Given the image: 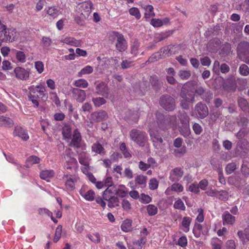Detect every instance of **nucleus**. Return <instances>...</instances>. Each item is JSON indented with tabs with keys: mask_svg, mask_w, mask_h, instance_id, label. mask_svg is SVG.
I'll return each mask as SVG.
<instances>
[{
	"mask_svg": "<svg viewBox=\"0 0 249 249\" xmlns=\"http://www.w3.org/2000/svg\"><path fill=\"white\" fill-rule=\"evenodd\" d=\"M157 122L159 127L163 130L170 128L175 129L178 124V119L176 115H164L160 112L156 114Z\"/></svg>",
	"mask_w": 249,
	"mask_h": 249,
	"instance_id": "obj_1",
	"label": "nucleus"
},
{
	"mask_svg": "<svg viewBox=\"0 0 249 249\" xmlns=\"http://www.w3.org/2000/svg\"><path fill=\"white\" fill-rule=\"evenodd\" d=\"M189 87L187 83L184 85L180 92L181 99L179 100V105L182 109L185 110H188L191 104L195 102V93L189 89Z\"/></svg>",
	"mask_w": 249,
	"mask_h": 249,
	"instance_id": "obj_2",
	"label": "nucleus"
},
{
	"mask_svg": "<svg viewBox=\"0 0 249 249\" xmlns=\"http://www.w3.org/2000/svg\"><path fill=\"white\" fill-rule=\"evenodd\" d=\"M131 139L140 146H144L147 141V136L145 132L133 129L130 132Z\"/></svg>",
	"mask_w": 249,
	"mask_h": 249,
	"instance_id": "obj_3",
	"label": "nucleus"
},
{
	"mask_svg": "<svg viewBox=\"0 0 249 249\" xmlns=\"http://www.w3.org/2000/svg\"><path fill=\"white\" fill-rule=\"evenodd\" d=\"M159 104L160 106L167 111H172L176 108L175 99L168 94L162 95L160 99Z\"/></svg>",
	"mask_w": 249,
	"mask_h": 249,
	"instance_id": "obj_4",
	"label": "nucleus"
},
{
	"mask_svg": "<svg viewBox=\"0 0 249 249\" xmlns=\"http://www.w3.org/2000/svg\"><path fill=\"white\" fill-rule=\"evenodd\" d=\"M18 39L15 29L7 28L0 31V41L3 42H13Z\"/></svg>",
	"mask_w": 249,
	"mask_h": 249,
	"instance_id": "obj_5",
	"label": "nucleus"
},
{
	"mask_svg": "<svg viewBox=\"0 0 249 249\" xmlns=\"http://www.w3.org/2000/svg\"><path fill=\"white\" fill-rule=\"evenodd\" d=\"M189 87H191L195 90V93L200 96L201 98L205 101L208 99L212 98L213 94L210 90H207L201 86L197 84L196 82H188Z\"/></svg>",
	"mask_w": 249,
	"mask_h": 249,
	"instance_id": "obj_6",
	"label": "nucleus"
},
{
	"mask_svg": "<svg viewBox=\"0 0 249 249\" xmlns=\"http://www.w3.org/2000/svg\"><path fill=\"white\" fill-rule=\"evenodd\" d=\"M111 36L114 40H116L115 46L116 49L120 52H124L127 48V42L124 36L117 32H113Z\"/></svg>",
	"mask_w": 249,
	"mask_h": 249,
	"instance_id": "obj_7",
	"label": "nucleus"
},
{
	"mask_svg": "<svg viewBox=\"0 0 249 249\" xmlns=\"http://www.w3.org/2000/svg\"><path fill=\"white\" fill-rule=\"evenodd\" d=\"M195 111L197 117L201 119L206 118L209 114L207 106L201 102H199L196 105Z\"/></svg>",
	"mask_w": 249,
	"mask_h": 249,
	"instance_id": "obj_8",
	"label": "nucleus"
},
{
	"mask_svg": "<svg viewBox=\"0 0 249 249\" xmlns=\"http://www.w3.org/2000/svg\"><path fill=\"white\" fill-rule=\"evenodd\" d=\"M149 131L154 146L158 149L161 148L163 141L160 133L158 131L150 128Z\"/></svg>",
	"mask_w": 249,
	"mask_h": 249,
	"instance_id": "obj_9",
	"label": "nucleus"
},
{
	"mask_svg": "<svg viewBox=\"0 0 249 249\" xmlns=\"http://www.w3.org/2000/svg\"><path fill=\"white\" fill-rule=\"evenodd\" d=\"M92 3L90 1H84L81 3L79 8V13L83 15L84 18H88L91 12Z\"/></svg>",
	"mask_w": 249,
	"mask_h": 249,
	"instance_id": "obj_10",
	"label": "nucleus"
},
{
	"mask_svg": "<svg viewBox=\"0 0 249 249\" xmlns=\"http://www.w3.org/2000/svg\"><path fill=\"white\" fill-rule=\"evenodd\" d=\"M184 172L181 168L176 167L170 172L169 179L172 182H178L183 176Z\"/></svg>",
	"mask_w": 249,
	"mask_h": 249,
	"instance_id": "obj_11",
	"label": "nucleus"
},
{
	"mask_svg": "<svg viewBox=\"0 0 249 249\" xmlns=\"http://www.w3.org/2000/svg\"><path fill=\"white\" fill-rule=\"evenodd\" d=\"M96 92L98 95L107 98L109 95V89L105 82H101L96 86Z\"/></svg>",
	"mask_w": 249,
	"mask_h": 249,
	"instance_id": "obj_12",
	"label": "nucleus"
},
{
	"mask_svg": "<svg viewBox=\"0 0 249 249\" xmlns=\"http://www.w3.org/2000/svg\"><path fill=\"white\" fill-rule=\"evenodd\" d=\"M71 93L74 99L78 102L82 103L86 99V94L84 90L78 88H73Z\"/></svg>",
	"mask_w": 249,
	"mask_h": 249,
	"instance_id": "obj_13",
	"label": "nucleus"
},
{
	"mask_svg": "<svg viewBox=\"0 0 249 249\" xmlns=\"http://www.w3.org/2000/svg\"><path fill=\"white\" fill-rule=\"evenodd\" d=\"M90 117L94 121L100 122L106 120L108 118V115L105 111L101 110L92 112L90 114Z\"/></svg>",
	"mask_w": 249,
	"mask_h": 249,
	"instance_id": "obj_14",
	"label": "nucleus"
},
{
	"mask_svg": "<svg viewBox=\"0 0 249 249\" xmlns=\"http://www.w3.org/2000/svg\"><path fill=\"white\" fill-rule=\"evenodd\" d=\"M16 77L22 80H26L29 77V72L21 67H17L14 70Z\"/></svg>",
	"mask_w": 249,
	"mask_h": 249,
	"instance_id": "obj_15",
	"label": "nucleus"
},
{
	"mask_svg": "<svg viewBox=\"0 0 249 249\" xmlns=\"http://www.w3.org/2000/svg\"><path fill=\"white\" fill-rule=\"evenodd\" d=\"M63 178L65 180V186L68 190L72 191L75 189V183L76 179L75 178H72V175H64Z\"/></svg>",
	"mask_w": 249,
	"mask_h": 249,
	"instance_id": "obj_16",
	"label": "nucleus"
},
{
	"mask_svg": "<svg viewBox=\"0 0 249 249\" xmlns=\"http://www.w3.org/2000/svg\"><path fill=\"white\" fill-rule=\"evenodd\" d=\"M238 55H245L249 53V42L247 41L240 42L237 47Z\"/></svg>",
	"mask_w": 249,
	"mask_h": 249,
	"instance_id": "obj_17",
	"label": "nucleus"
},
{
	"mask_svg": "<svg viewBox=\"0 0 249 249\" xmlns=\"http://www.w3.org/2000/svg\"><path fill=\"white\" fill-rule=\"evenodd\" d=\"M81 136L78 129H75L73 131V137L70 143V146L79 148L80 147Z\"/></svg>",
	"mask_w": 249,
	"mask_h": 249,
	"instance_id": "obj_18",
	"label": "nucleus"
},
{
	"mask_svg": "<svg viewBox=\"0 0 249 249\" xmlns=\"http://www.w3.org/2000/svg\"><path fill=\"white\" fill-rule=\"evenodd\" d=\"M14 135L21 138L24 141L29 139V136L27 132L21 127L16 126L14 131Z\"/></svg>",
	"mask_w": 249,
	"mask_h": 249,
	"instance_id": "obj_19",
	"label": "nucleus"
},
{
	"mask_svg": "<svg viewBox=\"0 0 249 249\" xmlns=\"http://www.w3.org/2000/svg\"><path fill=\"white\" fill-rule=\"evenodd\" d=\"M179 132L184 138H188L191 134L190 124H181L178 127Z\"/></svg>",
	"mask_w": 249,
	"mask_h": 249,
	"instance_id": "obj_20",
	"label": "nucleus"
},
{
	"mask_svg": "<svg viewBox=\"0 0 249 249\" xmlns=\"http://www.w3.org/2000/svg\"><path fill=\"white\" fill-rule=\"evenodd\" d=\"M223 225H232L235 220V217L231 215L228 212H225L222 215Z\"/></svg>",
	"mask_w": 249,
	"mask_h": 249,
	"instance_id": "obj_21",
	"label": "nucleus"
},
{
	"mask_svg": "<svg viewBox=\"0 0 249 249\" xmlns=\"http://www.w3.org/2000/svg\"><path fill=\"white\" fill-rule=\"evenodd\" d=\"M13 124L14 122L11 118L0 116V126L11 127L13 126Z\"/></svg>",
	"mask_w": 249,
	"mask_h": 249,
	"instance_id": "obj_22",
	"label": "nucleus"
},
{
	"mask_svg": "<svg viewBox=\"0 0 249 249\" xmlns=\"http://www.w3.org/2000/svg\"><path fill=\"white\" fill-rule=\"evenodd\" d=\"M178 118L181 124H189L190 117L184 111L178 112Z\"/></svg>",
	"mask_w": 249,
	"mask_h": 249,
	"instance_id": "obj_23",
	"label": "nucleus"
},
{
	"mask_svg": "<svg viewBox=\"0 0 249 249\" xmlns=\"http://www.w3.org/2000/svg\"><path fill=\"white\" fill-rule=\"evenodd\" d=\"M149 82L154 89L158 90L161 87L159 77L156 75L151 76L149 79Z\"/></svg>",
	"mask_w": 249,
	"mask_h": 249,
	"instance_id": "obj_24",
	"label": "nucleus"
},
{
	"mask_svg": "<svg viewBox=\"0 0 249 249\" xmlns=\"http://www.w3.org/2000/svg\"><path fill=\"white\" fill-rule=\"evenodd\" d=\"M92 151L100 155H104L106 153L105 148L99 142L93 143L91 147Z\"/></svg>",
	"mask_w": 249,
	"mask_h": 249,
	"instance_id": "obj_25",
	"label": "nucleus"
},
{
	"mask_svg": "<svg viewBox=\"0 0 249 249\" xmlns=\"http://www.w3.org/2000/svg\"><path fill=\"white\" fill-rule=\"evenodd\" d=\"M116 187L113 186L111 187H107L103 192V198L104 200L108 199L110 196L115 194Z\"/></svg>",
	"mask_w": 249,
	"mask_h": 249,
	"instance_id": "obj_26",
	"label": "nucleus"
},
{
	"mask_svg": "<svg viewBox=\"0 0 249 249\" xmlns=\"http://www.w3.org/2000/svg\"><path fill=\"white\" fill-rule=\"evenodd\" d=\"M105 200L108 201L107 205L109 208H112L119 206V199L114 195L111 196L109 197L108 199H106Z\"/></svg>",
	"mask_w": 249,
	"mask_h": 249,
	"instance_id": "obj_27",
	"label": "nucleus"
},
{
	"mask_svg": "<svg viewBox=\"0 0 249 249\" xmlns=\"http://www.w3.org/2000/svg\"><path fill=\"white\" fill-rule=\"evenodd\" d=\"M236 123L239 126L245 129L248 126L249 120L245 117L239 116L236 118Z\"/></svg>",
	"mask_w": 249,
	"mask_h": 249,
	"instance_id": "obj_28",
	"label": "nucleus"
},
{
	"mask_svg": "<svg viewBox=\"0 0 249 249\" xmlns=\"http://www.w3.org/2000/svg\"><path fill=\"white\" fill-rule=\"evenodd\" d=\"M170 190H172L178 193H180L183 191V187L181 184L178 183H175L171 186L170 188H168L166 190L165 193L167 194H168V192Z\"/></svg>",
	"mask_w": 249,
	"mask_h": 249,
	"instance_id": "obj_29",
	"label": "nucleus"
},
{
	"mask_svg": "<svg viewBox=\"0 0 249 249\" xmlns=\"http://www.w3.org/2000/svg\"><path fill=\"white\" fill-rule=\"evenodd\" d=\"M162 58H163V56H162L160 52L159 51L152 54L151 56L149 57L148 59L146 61L145 63L154 62Z\"/></svg>",
	"mask_w": 249,
	"mask_h": 249,
	"instance_id": "obj_30",
	"label": "nucleus"
},
{
	"mask_svg": "<svg viewBox=\"0 0 249 249\" xmlns=\"http://www.w3.org/2000/svg\"><path fill=\"white\" fill-rule=\"evenodd\" d=\"M132 221L130 219H126L123 221L121 225V229L125 232L130 231L131 228Z\"/></svg>",
	"mask_w": 249,
	"mask_h": 249,
	"instance_id": "obj_31",
	"label": "nucleus"
},
{
	"mask_svg": "<svg viewBox=\"0 0 249 249\" xmlns=\"http://www.w3.org/2000/svg\"><path fill=\"white\" fill-rule=\"evenodd\" d=\"M171 48V47L170 46H167L160 49V52L162 56H163V58L171 55L172 52Z\"/></svg>",
	"mask_w": 249,
	"mask_h": 249,
	"instance_id": "obj_32",
	"label": "nucleus"
},
{
	"mask_svg": "<svg viewBox=\"0 0 249 249\" xmlns=\"http://www.w3.org/2000/svg\"><path fill=\"white\" fill-rule=\"evenodd\" d=\"M178 75L182 80H187L190 77L191 73L190 71L179 70Z\"/></svg>",
	"mask_w": 249,
	"mask_h": 249,
	"instance_id": "obj_33",
	"label": "nucleus"
},
{
	"mask_svg": "<svg viewBox=\"0 0 249 249\" xmlns=\"http://www.w3.org/2000/svg\"><path fill=\"white\" fill-rule=\"evenodd\" d=\"M73 85L76 87L85 89L88 86V83L85 79H80L76 80Z\"/></svg>",
	"mask_w": 249,
	"mask_h": 249,
	"instance_id": "obj_34",
	"label": "nucleus"
},
{
	"mask_svg": "<svg viewBox=\"0 0 249 249\" xmlns=\"http://www.w3.org/2000/svg\"><path fill=\"white\" fill-rule=\"evenodd\" d=\"M54 172L53 170H43L40 174V178L43 179H47L53 176Z\"/></svg>",
	"mask_w": 249,
	"mask_h": 249,
	"instance_id": "obj_35",
	"label": "nucleus"
},
{
	"mask_svg": "<svg viewBox=\"0 0 249 249\" xmlns=\"http://www.w3.org/2000/svg\"><path fill=\"white\" fill-rule=\"evenodd\" d=\"M238 104L242 110L246 111L247 110L248 105L247 100L242 97H240L238 99Z\"/></svg>",
	"mask_w": 249,
	"mask_h": 249,
	"instance_id": "obj_36",
	"label": "nucleus"
},
{
	"mask_svg": "<svg viewBox=\"0 0 249 249\" xmlns=\"http://www.w3.org/2000/svg\"><path fill=\"white\" fill-rule=\"evenodd\" d=\"M147 213L150 216H154L158 213V208L154 205L149 204L147 206Z\"/></svg>",
	"mask_w": 249,
	"mask_h": 249,
	"instance_id": "obj_37",
	"label": "nucleus"
},
{
	"mask_svg": "<svg viewBox=\"0 0 249 249\" xmlns=\"http://www.w3.org/2000/svg\"><path fill=\"white\" fill-rule=\"evenodd\" d=\"M39 162L40 159L39 158L35 156H31L29 157L26 160V163L27 164V167H28L29 165L38 163Z\"/></svg>",
	"mask_w": 249,
	"mask_h": 249,
	"instance_id": "obj_38",
	"label": "nucleus"
},
{
	"mask_svg": "<svg viewBox=\"0 0 249 249\" xmlns=\"http://www.w3.org/2000/svg\"><path fill=\"white\" fill-rule=\"evenodd\" d=\"M92 100L95 106L97 107H100L106 103V100L103 97L93 98Z\"/></svg>",
	"mask_w": 249,
	"mask_h": 249,
	"instance_id": "obj_39",
	"label": "nucleus"
},
{
	"mask_svg": "<svg viewBox=\"0 0 249 249\" xmlns=\"http://www.w3.org/2000/svg\"><path fill=\"white\" fill-rule=\"evenodd\" d=\"M31 93H35L36 91L39 92L41 95H43L44 92L46 91L45 88L44 86L41 85L37 86L35 88H31L29 89Z\"/></svg>",
	"mask_w": 249,
	"mask_h": 249,
	"instance_id": "obj_40",
	"label": "nucleus"
},
{
	"mask_svg": "<svg viewBox=\"0 0 249 249\" xmlns=\"http://www.w3.org/2000/svg\"><path fill=\"white\" fill-rule=\"evenodd\" d=\"M62 231V226L60 225H58L55 230V235L53 238L54 242L56 243L59 240L61 236Z\"/></svg>",
	"mask_w": 249,
	"mask_h": 249,
	"instance_id": "obj_41",
	"label": "nucleus"
},
{
	"mask_svg": "<svg viewBox=\"0 0 249 249\" xmlns=\"http://www.w3.org/2000/svg\"><path fill=\"white\" fill-rule=\"evenodd\" d=\"M93 69L92 67L87 66L82 69L80 71L78 72V76L81 77L82 75L90 74L93 72Z\"/></svg>",
	"mask_w": 249,
	"mask_h": 249,
	"instance_id": "obj_42",
	"label": "nucleus"
},
{
	"mask_svg": "<svg viewBox=\"0 0 249 249\" xmlns=\"http://www.w3.org/2000/svg\"><path fill=\"white\" fill-rule=\"evenodd\" d=\"M240 73L244 76H247L249 74V68L246 64H242L239 69Z\"/></svg>",
	"mask_w": 249,
	"mask_h": 249,
	"instance_id": "obj_43",
	"label": "nucleus"
},
{
	"mask_svg": "<svg viewBox=\"0 0 249 249\" xmlns=\"http://www.w3.org/2000/svg\"><path fill=\"white\" fill-rule=\"evenodd\" d=\"M221 115V112L219 110H216L210 113V118L213 122H215L218 119L220 118Z\"/></svg>",
	"mask_w": 249,
	"mask_h": 249,
	"instance_id": "obj_44",
	"label": "nucleus"
},
{
	"mask_svg": "<svg viewBox=\"0 0 249 249\" xmlns=\"http://www.w3.org/2000/svg\"><path fill=\"white\" fill-rule=\"evenodd\" d=\"M236 164L235 163H230L227 164L225 168L226 172L227 174H231L236 169Z\"/></svg>",
	"mask_w": 249,
	"mask_h": 249,
	"instance_id": "obj_45",
	"label": "nucleus"
},
{
	"mask_svg": "<svg viewBox=\"0 0 249 249\" xmlns=\"http://www.w3.org/2000/svg\"><path fill=\"white\" fill-rule=\"evenodd\" d=\"M192 219L189 217H184L182 221V226L186 229L185 231H188L189 230V227L190 225Z\"/></svg>",
	"mask_w": 249,
	"mask_h": 249,
	"instance_id": "obj_46",
	"label": "nucleus"
},
{
	"mask_svg": "<svg viewBox=\"0 0 249 249\" xmlns=\"http://www.w3.org/2000/svg\"><path fill=\"white\" fill-rule=\"evenodd\" d=\"M47 12L49 15L55 17L58 15L59 10L55 6H52L48 8Z\"/></svg>",
	"mask_w": 249,
	"mask_h": 249,
	"instance_id": "obj_47",
	"label": "nucleus"
},
{
	"mask_svg": "<svg viewBox=\"0 0 249 249\" xmlns=\"http://www.w3.org/2000/svg\"><path fill=\"white\" fill-rule=\"evenodd\" d=\"M89 238L95 243H99L100 242V235L99 233L89 234L88 235Z\"/></svg>",
	"mask_w": 249,
	"mask_h": 249,
	"instance_id": "obj_48",
	"label": "nucleus"
},
{
	"mask_svg": "<svg viewBox=\"0 0 249 249\" xmlns=\"http://www.w3.org/2000/svg\"><path fill=\"white\" fill-rule=\"evenodd\" d=\"M83 196L86 200L92 201L95 197V193L93 191L89 190L83 195Z\"/></svg>",
	"mask_w": 249,
	"mask_h": 249,
	"instance_id": "obj_49",
	"label": "nucleus"
},
{
	"mask_svg": "<svg viewBox=\"0 0 249 249\" xmlns=\"http://www.w3.org/2000/svg\"><path fill=\"white\" fill-rule=\"evenodd\" d=\"M63 136L64 138L69 139L71 137V128L69 126H65L62 131Z\"/></svg>",
	"mask_w": 249,
	"mask_h": 249,
	"instance_id": "obj_50",
	"label": "nucleus"
},
{
	"mask_svg": "<svg viewBox=\"0 0 249 249\" xmlns=\"http://www.w3.org/2000/svg\"><path fill=\"white\" fill-rule=\"evenodd\" d=\"M174 207L176 209H178L183 211L185 210V206L183 201L180 199H178L177 201H176L175 202Z\"/></svg>",
	"mask_w": 249,
	"mask_h": 249,
	"instance_id": "obj_51",
	"label": "nucleus"
},
{
	"mask_svg": "<svg viewBox=\"0 0 249 249\" xmlns=\"http://www.w3.org/2000/svg\"><path fill=\"white\" fill-rule=\"evenodd\" d=\"M129 12L131 15L135 16L137 19L140 18L141 14L138 8L135 7L131 8L129 9Z\"/></svg>",
	"mask_w": 249,
	"mask_h": 249,
	"instance_id": "obj_52",
	"label": "nucleus"
},
{
	"mask_svg": "<svg viewBox=\"0 0 249 249\" xmlns=\"http://www.w3.org/2000/svg\"><path fill=\"white\" fill-rule=\"evenodd\" d=\"M186 152V148L183 146L179 149H176L174 150L175 155L177 157H181L185 154Z\"/></svg>",
	"mask_w": 249,
	"mask_h": 249,
	"instance_id": "obj_53",
	"label": "nucleus"
},
{
	"mask_svg": "<svg viewBox=\"0 0 249 249\" xmlns=\"http://www.w3.org/2000/svg\"><path fill=\"white\" fill-rule=\"evenodd\" d=\"M16 58L18 61L23 63L26 61V56L24 52L21 51H18L16 53Z\"/></svg>",
	"mask_w": 249,
	"mask_h": 249,
	"instance_id": "obj_54",
	"label": "nucleus"
},
{
	"mask_svg": "<svg viewBox=\"0 0 249 249\" xmlns=\"http://www.w3.org/2000/svg\"><path fill=\"white\" fill-rule=\"evenodd\" d=\"M147 177L142 175L137 176L135 178V181L140 185L144 184L146 183Z\"/></svg>",
	"mask_w": 249,
	"mask_h": 249,
	"instance_id": "obj_55",
	"label": "nucleus"
},
{
	"mask_svg": "<svg viewBox=\"0 0 249 249\" xmlns=\"http://www.w3.org/2000/svg\"><path fill=\"white\" fill-rule=\"evenodd\" d=\"M193 129L196 135H199L202 132L203 129L201 126L198 123H195L193 126Z\"/></svg>",
	"mask_w": 249,
	"mask_h": 249,
	"instance_id": "obj_56",
	"label": "nucleus"
},
{
	"mask_svg": "<svg viewBox=\"0 0 249 249\" xmlns=\"http://www.w3.org/2000/svg\"><path fill=\"white\" fill-rule=\"evenodd\" d=\"M220 69V63L218 61L215 60L213 63V71L215 74L219 75Z\"/></svg>",
	"mask_w": 249,
	"mask_h": 249,
	"instance_id": "obj_57",
	"label": "nucleus"
},
{
	"mask_svg": "<svg viewBox=\"0 0 249 249\" xmlns=\"http://www.w3.org/2000/svg\"><path fill=\"white\" fill-rule=\"evenodd\" d=\"M170 34V32H166L165 33H161V34L158 35L156 36L157 41L159 42L164 40L168 37Z\"/></svg>",
	"mask_w": 249,
	"mask_h": 249,
	"instance_id": "obj_58",
	"label": "nucleus"
},
{
	"mask_svg": "<svg viewBox=\"0 0 249 249\" xmlns=\"http://www.w3.org/2000/svg\"><path fill=\"white\" fill-rule=\"evenodd\" d=\"M35 68L38 73H41L44 71V64L42 62L38 61L35 62Z\"/></svg>",
	"mask_w": 249,
	"mask_h": 249,
	"instance_id": "obj_59",
	"label": "nucleus"
},
{
	"mask_svg": "<svg viewBox=\"0 0 249 249\" xmlns=\"http://www.w3.org/2000/svg\"><path fill=\"white\" fill-rule=\"evenodd\" d=\"M200 61L203 66H209L211 63V60L208 56L200 58Z\"/></svg>",
	"mask_w": 249,
	"mask_h": 249,
	"instance_id": "obj_60",
	"label": "nucleus"
},
{
	"mask_svg": "<svg viewBox=\"0 0 249 249\" xmlns=\"http://www.w3.org/2000/svg\"><path fill=\"white\" fill-rule=\"evenodd\" d=\"M159 182L156 178H152L150 180L149 188L151 190H155L158 187Z\"/></svg>",
	"mask_w": 249,
	"mask_h": 249,
	"instance_id": "obj_61",
	"label": "nucleus"
},
{
	"mask_svg": "<svg viewBox=\"0 0 249 249\" xmlns=\"http://www.w3.org/2000/svg\"><path fill=\"white\" fill-rule=\"evenodd\" d=\"M122 206L123 209L125 211H128L131 208L130 202L125 199L122 200Z\"/></svg>",
	"mask_w": 249,
	"mask_h": 249,
	"instance_id": "obj_62",
	"label": "nucleus"
},
{
	"mask_svg": "<svg viewBox=\"0 0 249 249\" xmlns=\"http://www.w3.org/2000/svg\"><path fill=\"white\" fill-rule=\"evenodd\" d=\"M217 197L221 200H226L228 197V193L226 191H220Z\"/></svg>",
	"mask_w": 249,
	"mask_h": 249,
	"instance_id": "obj_63",
	"label": "nucleus"
},
{
	"mask_svg": "<svg viewBox=\"0 0 249 249\" xmlns=\"http://www.w3.org/2000/svg\"><path fill=\"white\" fill-rule=\"evenodd\" d=\"M145 15H148L149 17H154L155 14L153 12V7L151 5H148L146 6L145 8Z\"/></svg>",
	"mask_w": 249,
	"mask_h": 249,
	"instance_id": "obj_64",
	"label": "nucleus"
}]
</instances>
